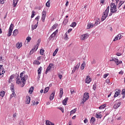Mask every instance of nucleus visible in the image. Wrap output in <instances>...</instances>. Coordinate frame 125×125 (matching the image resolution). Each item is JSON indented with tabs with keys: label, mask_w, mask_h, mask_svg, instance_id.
Returning <instances> with one entry per match:
<instances>
[{
	"label": "nucleus",
	"mask_w": 125,
	"mask_h": 125,
	"mask_svg": "<svg viewBox=\"0 0 125 125\" xmlns=\"http://www.w3.org/2000/svg\"><path fill=\"white\" fill-rule=\"evenodd\" d=\"M120 0H116V3H111L110 4V12L112 13H116L117 11V6Z\"/></svg>",
	"instance_id": "f257e3e1"
},
{
	"label": "nucleus",
	"mask_w": 125,
	"mask_h": 125,
	"mask_svg": "<svg viewBox=\"0 0 125 125\" xmlns=\"http://www.w3.org/2000/svg\"><path fill=\"white\" fill-rule=\"evenodd\" d=\"M110 9V6H108L106 9V10L104 12V15L102 16L101 19L102 22H103L106 18H107V16H108V14L109 13V10Z\"/></svg>",
	"instance_id": "f03ea898"
},
{
	"label": "nucleus",
	"mask_w": 125,
	"mask_h": 125,
	"mask_svg": "<svg viewBox=\"0 0 125 125\" xmlns=\"http://www.w3.org/2000/svg\"><path fill=\"white\" fill-rule=\"evenodd\" d=\"M13 28H14V25L13 23H11L9 27L8 33L7 34L8 37H10V36H11V35L12 34V31H13Z\"/></svg>",
	"instance_id": "7ed1b4c3"
},
{
	"label": "nucleus",
	"mask_w": 125,
	"mask_h": 125,
	"mask_svg": "<svg viewBox=\"0 0 125 125\" xmlns=\"http://www.w3.org/2000/svg\"><path fill=\"white\" fill-rule=\"evenodd\" d=\"M58 32V30H56L53 33H52L50 35V36L49 38L50 41H54V39H55V36H56V34H57Z\"/></svg>",
	"instance_id": "20e7f679"
},
{
	"label": "nucleus",
	"mask_w": 125,
	"mask_h": 125,
	"mask_svg": "<svg viewBox=\"0 0 125 125\" xmlns=\"http://www.w3.org/2000/svg\"><path fill=\"white\" fill-rule=\"evenodd\" d=\"M109 61H114L115 62L116 65H119V64H122V61H119L117 59L112 58L111 60H110Z\"/></svg>",
	"instance_id": "39448f33"
},
{
	"label": "nucleus",
	"mask_w": 125,
	"mask_h": 125,
	"mask_svg": "<svg viewBox=\"0 0 125 125\" xmlns=\"http://www.w3.org/2000/svg\"><path fill=\"white\" fill-rule=\"evenodd\" d=\"M46 16V12L43 10L42 12V22H44V20H45Z\"/></svg>",
	"instance_id": "423d86ee"
},
{
	"label": "nucleus",
	"mask_w": 125,
	"mask_h": 125,
	"mask_svg": "<svg viewBox=\"0 0 125 125\" xmlns=\"http://www.w3.org/2000/svg\"><path fill=\"white\" fill-rule=\"evenodd\" d=\"M27 79H28V75H24L21 79V81L22 83H23V86H24V85H25V83H26V80H27Z\"/></svg>",
	"instance_id": "0eeeda50"
},
{
	"label": "nucleus",
	"mask_w": 125,
	"mask_h": 125,
	"mask_svg": "<svg viewBox=\"0 0 125 125\" xmlns=\"http://www.w3.org/2000/svg\"><path fill=\"white\" fill-rule=\"evenodd\" d=\"M89 98V95L88 93H85L83 94V99H84V101H86L88 100Z\"/></svg>",
	"instance_id": "6e6552de"
},
{
	"label": "nucleus",
	"mask_w": 125,
	"mask_h": 125,
	"mask_svg": "<svg viewBox=\"0 0 125 125\" xmlns=\"http://www.w3.org/2000/svg\"><path fill=\"white\" fill-rule=\"evenodd\" d=\"M121 93V91L120 89H117L115 90V93L114 94V98H116V97H118L119 95H120V94Z\"/></svg>",
	"instance_id": "1a4fd4ad"
},
{
	"label": "nucleus",
	"mask_w": 125,
	"mask_h": 125,
	"mask_svg": "<svg viewBox=\"0 0 125 125\" xmlns=\"http://www.w3.org/2000/svg\"><path fill=\"white\" fill-rule=\"evenodd\" d=\"M52 67H53V64L50 63L46 69L45 74H47V73H48V71H50V69Z\"/></svg>",
	"instance_id": "9d476101"
},
{
	"label": "nucleus",
	"mask_w": 125,
	"mask_h": 125,
	"mask_svg": "<svg viewBox=\"0 0 125 125\" xmlns=\"http://www.w3.org/2000/svg\"><path fill=\"white\" fill-rule=\"evenodd\" d=\"M88 37H89L88 34H85L81 35V40L83 41L84 40H86V39H87L88 38Z\"/></svg>",
	"instance_id": "9b49d317"
},
{
	"label": "nucleus",
	"mask_w": 125,
	"mask_h": 125,
	"mask_svg": "<svg viewBox=\"0 0 125 125\" xmlns=\"http://www.w3.org/2000/svg\"><path fill=\"white\" fill-rule=\"evenodd\" d=\"M3 65H0V76L1 75H3L5 72L3 71V67H2Z\"/></svg>",
	"instance_id": "f8f14e48"
},
{
	"label": "nucleus",
	"mask_w": 125,
	"mask_h": 125,
	"mask_svg": "<svg viewBox=\"0 0 125 125\" xmlns=\"http://www.w3.org/2000/svg\"><path fill=\"white\" fill-rule=\"evenodd\" d=\"M55 95V91H53L52 93L50 95V97L49 98V99L51 101H52V100H53Z\"/></svg>",
	"instance_id": "ddd939ff"
},
{
	"label": "nucleus",
	"mask_w": 125,
	"mask_h": 125,
	"mask_svg": "<svg viewBox=\"0 0 125 125\" xmlns=\"http://www.w3.org/2000/svg\"><path fill=\"white\" fill-rule=\"evenodd\" d=\"M90 82H91V79L89 76H87L86 78L85 79V83H90Z\"/></svg>",
	"instance_id": "4468645a"
},
{
	"label": "nucleus",
	"mask_w": 125,
	"mask_h": 125,
	"mask_svg": "<svg viewBox=\"0 0 125 125\" xmlns=\"http://www.w3.org/2000/svg\"><path fill=\"white\" fill-rule=\"evenodd\" d=\"M121 102H118V103L115 104L113 106L114 109H118V108L121 106Z\"/></svg>",
	"instance_id": "2eb2a0df"
},
{
	"label": "nucleus",
	"mask_w": 125,
	"mask_h": 125,
	"mask_svg": "<svg viewBox=\"0 0 125 125\" xmlns=\"http://www.w3.org/2000/svg\"><path fill=\"white\" fill-rule=\"evenodd\" d=\"M30 102H31V98H30V96H26V104H30Z\"/></svg>",
	"instance_id": "dca6fc26"
},
{
	"label": "nucleus",
	"mask_w": 125,
	"mask_h": 125,
	"mask_svg": "<svg viewBox=\"0 0 125 125\" xmlns=\"http://www.w3.org/2000/svg\"><path fill=\"white\" fill-rule=\"evenodd\" d=\"M18 33H19L18 29H15L13 32V36H14V37H16V36L18 35Z\"/></svg>",
	"instance_id": "f3484780"
},
{
	"label": "nucleus",
	"mask_w": 125,
	"mask_h": 125,
	"mask_svg": "<svg viewBox=\"0 0 125 125\" xmlns=\"http://www.w3.org/2000/svg\"><path fill=\"white\" fill-rule=\"evenodd\" d=\"M17 48L20 49V48L22 47V42L17 43L16 45Z\"/></svg>",
	"instance_id": "a211bd4d"
},
{
	"label": "nucleus",
	"mask_w": 125,
	"mask_h": 125,
	"mask_svg": "<svg viewBox=\"0 0 125 125\" xmlns=\"http://www.w3.org/2000/svg\"><path fill=\"white\" fill-rule=\"evenodd\" d=\"M46 125H54V123L50 122L49 120H46L45 121Z\"/></svg>",
	"instance_id": "6ab92c4d"
},
{
	"label": "nucleus",
	"mask_w": 125,
	"mask_h": 125,
	"mask_svg": "<svg viewBox=\"0 0 125 125\" xmlns=\"http://www.w3.org/2000/svg\"><path fill=\"white\" fill-rule=\"evenodd\" d=\"M93 26H94V25H93V23L91 22L88 23L87 24V29H90V28H93Z\"/></svg>",
	"instance_id": "aec40b11"
},
{
	"label": "nucleus",
	"mask_w": 125,
	"mask_h": 125,
	"mask_svg": "<svg viewBox=\"0 0 125 125\" xmlns=\"http://www.w3.org/2000/svg\"><path fill=\"white\" fill-rule=\"evenodd\" d=\"M69 99V98H65L62 101V104L63 105H67V101H68V100Z\"/></svg>",
	"instance_id": "412c9836"
},
{
	"label": "nucleus",
	"mask_w": 125,
	"mask_h": 125,
	"mask_svg": "<svg viewBox=\"0 0 125 125\" xmlns=\"http://www.w3.org/2000/svg\"><path fill=\"white\" fill-rule=\"evenodd\" d=\"M124 3H125V1H120L118 5L117 4L118 8H120Z\"/></svg>",
	"instance_id": "4be33fe9"
},
{
	"label": "nucleus",
	"mask_w": 125,
	"mask_h": 125,
	"mask_svg": "<svg viewBox=\"0 0 125 125\" xmlns=\"http://www.w3.org/2000/svg\"><path fill=\"white\" fill-rule=\"evenodd\" d=\"M121 37H122V35H121V34H118L113 40V42H116V41H118V39H119V40H121Z\"/></svg>",
	"instance_id": "5701e85b"
},
{
	"label": "nucleus",
	"mask_w": 125,
	"mask_h": 125,
	"mask_svg": "<svg viewBox=\"0 0 125 125\" xmlns=\"http://www.w3.org/2000/svg\"><path fill=\"white\" fill-rule=\"evenodd\" d=\"M70 92H71V94H75V93H76V92H77V90H75V88H70Z\"/></svg>",
	"instance_id": "b1692460"
},
{
	"label": "nucleus",
	"mask_w": 125,
	"mask_h": 125,
	"mask_svg": "<svg viewBox=\"0 0 125 125\" xmlns=\"http://www.w3.org/2000/svg\"><path fill=\"white\" fill-rule=\"evenodd\" d=\"M39 23V21L37 22V24H36L35 25H32V30H35V29H37V28H38V24Z\"/></svg>",
	"instance_id": "393cba45"
},
{
	"label": "nucleus",
	"mask_w": 125,
	"mask_h": 125,
	"mask_svg": "<svg viewBox=\"0 0 125 125\" xmlns=\"http://www.w3.org/2000/svg\"><path fill=\"white\" fill-rule=\"evenodd\" d=\"M18 2V0H13V7H16V5H17V3Z\"/></svg>",
	"instance_id": "a878e982"
},
{
	"label": "nucleus",
	"mask_w": 125,
	"mask_h": 125,
	"mask_svg": "<svg viewBox=\"0 0 125 125\" xmlns=\"http://www.w3.org/2000/svg\"><path fill=\"white\" fill-rule=\"evenodd\" d=\"M42 66H40L38 69V75H41V74H42Z\"/></svg>",
	"instance_id": "bb28decb"
},
{
	"label": "nucleus",
	"mask_w": 125,
	"mask_h": 125,
	"mask_svg": "<svg viewBox=\"0 0 125 125\" xmlns=\"http://www.w3.org/2000/svg\"><path fill=\"white\" fill-rule=\"evenodd\" d=\"M37 51V50L36 49V46L33 48L30 51V54H33L34 52Z\"/></svg>",
	"instance_id": "cd10ccee"
},
{
	"label": "nucleus",
	"mask_w": 125,
	"mask_h": 125,
	"mask_svg": "<svg viewBox=\"0 0 125 125\" xmlns=\"http://www.w3.org/2000/svg\"><path fill=\"white\" fill-rule=\"evenodd\" d=\"M94 122H95V118L92 117L90 120V123L92 125L94 124Z\"/></svg>",
	"instance_id": "c85d7f7f"
},
{
	"label": "nucleus",
	"mask_w": 125,
	"mask_h": 125,
	"mask_svg": "<svg viewBox=\"0 0 125 125\" xmlns=\"http://www.w3.org/2000/svg\"><path fill=\"white\" fill-rule=\"evenodd\" d=\"M5 94V93L4 92V91H1V92H0V96H1V97H4Z\"/></svg>",
	"instance_id": "c756f323"
},
{
	"label": "nucleus",
	"mask_w": 125,
	"mask_h": 125,
	"mask_svg": "<svg viewBox=\"0 0 125 125\" xmlns=\"http://www.w3.org/2000/svg\"><path fill=\"white\" fill-rule=\"evenodd\" d=\"M96 118H97V119H101V118H102V115L96 113Z\"/></svg>",
	"instance_id": "7c9ffc66"
},
{
	"label": "nucleus",
	"mask_w": 125,
	"mask_h": 125,
	"mask_svg": "<svg viewBox=\"0 0 125 125\" xmlns=\"http://www.w3.org/2000/svg\"><path fill=\"white\" fill-rule=\"evenodd\" d=\"M33 90H34V87L31 86L29 90V92L30 94H32V93H33Z\"/></svg>",
	"instance_id": "2f4dec72"
},
{
	"label": "nucleus",
	"mask_w": 125,
	"mask_h": 125,
	"mask_svg": "<svg viewBox=\"0 0 125 125\" xmlns=\"http://www.w3.org/2000/svg\"><path fill=\"white\" fill-rule=\"evenodd\" d=\"M60 95L61 96V98L62 97V96H63V89L62 88L60 89Z\"/></svg>",
	"instance_id": "473e14b6"
},
{
	"label": "nucleus",
	"mask_w": 125,
	"mask_h": 125,
	"mask_svg": "<svg viewBox=\"0 0 125 125\" xmlns=\"http://www.w3.org/2000/svg\"><path fill=\"white\" fill-rule=\"evenodd\" d=\"M16 79H17V81H16L17 84H19L20 83H21V81L20 80V79L18 78V77H17Z\"/></svg>",
	"instance_id": "72a5a7b5"
},
{
	"label": "nucleus",
	"mask_w": 125,
	"mask_h": 125,
	"mask_svg": "<svg viewBox=\"0 0 125 125\" xmlns=\"http://www.w3.org/2000/svg\"><path fill=\"white\" fill-rule=\"evenodd\" d=\"M49 90V87H47L45 88L44 90V93H46L48 92V91Z\"/></svg>",
	"instance_id": "f704fd0d"
},
{
	"label": "nucleus",
	"mask_w": 125,
	"mask_h": 125,
	"mask_svg": "<svg viewBox=\"0 0 125 125\" xmlns=\"http://www.w3.org/2000/svg\"><path fill=\"white\" fill-rule=\"evenodd\" d=\"M12 93L10 95V98H12V97H15L16 96V94H15V92H12Z\"/></svg>",
	"instance_id": "c9c22d12"
},
{
	"label": "nucleus",
	"mask_w": 125,
	"mask_h": 125,
	"mask_svg": "<svg viewBox=\"0 0 125 125\" xmlns=\"http://www.w3.org/2000/svg\"><path fill=\"white\" fill-rule=\"evenodd\" d=\"M79 70L78 67H76V66H74L73 68V69L72 70V73H75V72H76V71Z\"/></svg>",
	"instance_id": "e433bc0d"
},
{
	"label": "nucleus",
	"mask_w": 125,
	"mask_h": 125,
	"mask_svg": "<svg viewBox=\"0 0 125 125\" xmlns=\"http://www.w3.org/2000/svg\"><path fill=\"white\" fill-rule=\"evenodd\" d=\"M68 19H64V20L62 22V24L66 25V24H67V23H68Z\"/></svg>",
	"instance_id": "4c0bfd02"
},
{
	"label": "nucleus",
	"mask_w": 125,
	"mask_h": 125,
	"mask_svg": "<svg viewBox=\"0 0 125 125\" xmlns=\"http://www.w3.org/2000/svg\"><path fill=\"white\" fill-rule=\"evenodd\" d=\"M85 66V63H82L81 66V70H83V69H84Z\"/></svg>",
	"instance_id": "58836bf2"
},
{
	"label": "nucleus",
	"mask_w": 125,
	"mask_h": 125,
	"mask_svg": "<svg viewBox=\"0 0 125 125\" xmlns=\"http://www.w3.org/2000/svg\"><path fill=\"white\" fill-rule=\"evenodd\" d=\"M105 107H106V104H103L101 106H100L99 108L101 110H102V109H104V108H105Z\"/></svg>",
	"instance_id": "ea45409f"
},
{
	"label": "nucleus",
	"mask_w": 125,
	"mask_h": 125,
	"mask_svg": "<svg viewBox=\"0 0 125 125\" xmlns=\"http://www.w3.org/2000/svg\"><path fill=\"white\" fill-rule=\"evenodd\" d=\"M57 52H58V49H56L54 53H53V56H55L56 54H57Z\"/></svg>",
	"instance_id": "a19ab883"
},
{
	"label": "nucleus",
	"mask_w": 125,
	"mask_h": 125,
	"mask_svg": "<svg viewBox=\"0 0 125 125\" xmlns=\"http://www.w3.org/2000/svg\"><path fill=\"white\" fill-rule=\"evenodd\" d=\"M75 26H77V23L76 22H73L71 24V26L73 27V28H74Z\"/></svg>",
	"instance_id": "79ce46f5"
},
{
	"label": "nucleus",
	"mask_w": 125,
	"mask_h": 125,
	"mask_svg": "<svg viewBox=\"0 0 125 125\" xmlns=\"http://www.w3.org/2000/svg\"><path fill=\"white\" fill-rule=\"evenodd\" d=\"M76 111H77V110L75 109H74L73 110H71L70 111V115H72V114H75L76 113Z\"/></svg>",
	"instance_id": "37998d69"
},
{
	"label": "nucleus",
	"mask_w": 125,
	"mask_h": 125,
	"mask_svg": "<svg viewBox=\"0 0 125 125\" xmlns=\"http://www.w3.org/2000/svg\"><path fill=\"white\" fill-rule=\"evenodd\" d=\"M35 13H36V12L34 11H32L31 18H34L35 15Z\"/></svg>",
	"instance_id": "c03bdc74"
},
{
	"label": "nucleus",
	"mask_w": 125,
	"mask_h": 125,
	"mask_svg": "<svg viewBox=\"0 0 125 125\" xmlns=\"http://www.w3.org/2000/svg\"><path fill=\"white\" fill-rule=\"evenodd\" d=\"M96 87H97L96 83H94V84L93 85V90H96Z\"/></svg>",
	"instance_id": "a18cd8bd"
},
{
	"label": "nucleus",
	"mask_w": 125,
	"mask_h": 125,
	"mask_svg": "<svg viewBox=\"0 0 125 125\" xmlns=\"http://www.w3.org/2000/svg\"><path fill=\"white\" fill-rule=\"evenodd\" d=\"M11 90L12 92H14L15 90H14V86L13 85H11V87H10Z\"/></svg>",
	"instance_id": "49530a36"
},
{
	"label": "nucleus",
	"mask_w": 125,
	"mask_h": 125,
	"mask_svg": "<svg viewBox=\"0 0 125 125\" xmlns=\"http://www.w3.org/2000/svg\"><path fill=\"white\" fill-rule=\"evenodd\" d=\"M46 6L47 7H49L50 6V3H49V1H48L46 3Z\"/></svg>",
	"instance_id": "de8ad7c7"
},
{
	"label": "nucleus",
	"mask_w": 125,
	"mask_h": 125,
	"mask_svg": "<svg viewBox=\"0 0 125 125\" xmlns=\"http://www.w3.org/2000/svg\"><path fill=\"white\" fill-rule=\"evenodd\" d=\"M44 53V50L41 49L40 50V54H42V55H43Z\"/></svg>",
	"instance_id": "09e8293b"
},
{
	"label": "nucleus",
	"mask_w": 125,
	"mask_h": 125,
	"mask_svg": "<svg viewBox=\"0 0 125 125\" xmlns=\"http://www.w3.org/2000/svg\"><path fill=\"white\" fill-rule=\"evenodd\" d=\"M57 26H58V24H57V23L55 24L52 26V29H53V30L55 29V28L57 27Z\"/></svg>",
	"instance_id": "8fccbe9b"
},
{
	"label": "nucleus",
	"mask_w": 125,
	"mask_h": 125,
	"mask_svg": "<svg viewBox=\"0 0 125 125\" xmlns=\"http://www.w3.org/2000/svg\"><path fill=\"white\" fill-rule=\"evenodd\" d=\"M31 40V37H27L26 38V41H27L28 42H30Z\"/></svg>",
	"instance_id": "3c124183"
},
{
	"label": "nucleus",
	"mask_w": 125,
	"mask_h": 125,
	"mask_svg": "<svg viewBox=\"0 0 125 125\" xmlns=\"http://www.w3.org/2000/svg\"><path fill=\"white\" fill-rule=\"evenodd\" d=\"M25 73V71H23L22 72H21L20 74V78H21V79H22V78H23V75H24V73Z\"/></svg>",
	"instance_id": "603ef678"
},
{
	"label": "nucleus",
	"mask_w": 125,
	"mask_h": 125,
	"mask_svg": "<svg viewBox=\"0 0 125 125\" xmlns=\"http://www.w3.org/2000/svg\"><path fill=\"white\" fill-rule=\"evenodd\" d=\"M108 76H109V73L105 74L103 76V78H104V79H106V78H107V77Z\"/></svg>",
	"instance_id": "864d4df0"
},
{
	"label": "nucleus",
	"mask_w": 125,
	"mask_h": 125,
	"mask_svg": "<svg viewBox=\"0 0 125 125\" xmlns=\"http://www.w3.org/2000/svg\"><path fill=\"white\" fill-rule=\"evenodd\" d=\"M17 115H16V113H15L13 114V118H14V121H15L16 120V117H17Z\"/></svg>",
	"instance_id": "5fc2aeb1"
},
{
	"label": "nucleus",
	"mask_w": 125,
	"mask_h": 125,
	"mask_svg": "<svg viewBox=\"0 0 125 125\" xmlns=\"http://www.w3.org/2000/svg\"><path fill=\"white\" fill-rule=\"evenodd\" d=\"M20 125H24V122L23 121V120L20 121Z\"/></svg>",
	"instance_id": "6e6d98bb"
},
{
	"label": "nucleus",
	"mask_w": 125,
	"mask_h": 125,
	"mask_svg": "<svg viewBox=\"0 0 125 125\" xmlns=\"http://www.w3.org/2000/svg\"><path fill=\"white\" fill-rule=\"evenodd\" d=\"M14 79V75H12L9 78V80H13Z\"/></svg>",
	"instance_id": "4d7b16f0"
},
{
	"label": "nucleus",
	"mask_w": 125,
	"mask_h": 125,
	"mask_svg": "<svg viewBox=\"0 0 125 125\" xmlns=\"http://www.w3.org/2000/svg\"><path fill=\"white\" fill-rule=\"evenodd\" d=\"M58 109H59V110H61V111H62V113H64V109H63V108L58 107Z\"/></svg>",
	"instance_id": "13d9d810"
},
{
	"label": "nucleus",
	"mask_w": 125,
	"mask_h": 125,
	"mask_svg": "<svg viewBox=\"0 0 125 125\" xmlns=\"http://www.w3.org/2000/svg\"><path fill=\"white\" fill-rule=\"evenodd\" d=\"M39 46H40V43H38L37 44V45H36V47H35V49H36V50L38 49Z\"/></svg>",
	"instance_id": "bf43d9fd"
},
{
	"label": "nucleus",
	"mask_w": 125,
	"mask_h": 125,
	"mask_svg": "<svg viewBox=\"0 0 125 125\" xmlns=\"http://www.w3.org/2000/svg\"><path fill=\"white\" fill-rule=\"evenodd\" d=\"M64 36L65 37V40H68V35H67V32L65 33Z\"/></svg>",
	"instance_id": "052dcab7"
},
{
	"label": "nucleus",
	"mask_w": 125,
	"mask_h": 125,
	"mask_svg": "<svg viewBox=\"0 0 125 125\" xmlns=\"http://www.w3.org/2000/svg\"><path fill=\"white\" fill-rule=\"evenodd\" d=\"M106 83H110V79H106Z\"/></svg>",
	"instance_id": "680f3d73"
},
{
	"label": "nucleus",
	"mask_w": 125,
	"mask_h": 125,
	"mask_svg": "<svg viewBox=\"0 0 125 125\" xmlns=\"http://www.w3.org/2000/svg\"><path fill=\"white\" fill-rule=\"evenodd\" d=\"M88 122V120H87V119H85L84 120V124H87Z\"/></svg>",
	"instance_id": "e2e57ef3"
},
{
	"label": "nucleus",
	"mask_w": 125,
	"mask_h": 125,
	"mask_svg": "<svg viewBox=\"0 0 125 125\" xmlns=\"http://www.w3.org/2000/svg\"><path fill=\"white\" fill-rule=\"evenodd\" d=\"M116 55L117 56H121V55H122V53H117Z\"/></svg>",
	"instance_id": "0e129e2a"
},
{
	"label": "nucleus",
	"mask_w": 125,
	"mask_h": 125,
	"mask_svg": "<svg viewBox=\"0 0 125 125\" xmlns=\"http://www.w3.org/2000/svg\"><path fill=\"white\" fill-rule=\"evenodd\" d=\"M122 95L125 94V89H123L122 92Z\"/></svg>",
	"instance_id": "69168bd1"
},
{
	"label": "nucleus",
	"mask_w": 125,
	"mask_h": 125,
	"mask_svg": "<svg viewBox=\"0 0 125 125\" xmlns=\"http://www.w3.org/2000/svg\"><path fill=\"white\" fill-rule=\"evenodd\" d=\"M39 19H40V16H39L35 18V20H37V21H39Z\"/></svg>",
	"instance_id": "338daca9"
},
{
	"label": "nucleus",
	"mask_w": 125,
	"mask_h": 125,
	"mask_svg": "<svg viewBox=\"0 0 125 125\" xmlns=\"http://www.w3.org/2000/svg\"><path fill=\"white\" fill-rule=\"evenodd\" d=\"M2 57H0V62H3Z\"/></svg>",
	"instance_id": "774afa93"
}]
</instances>
